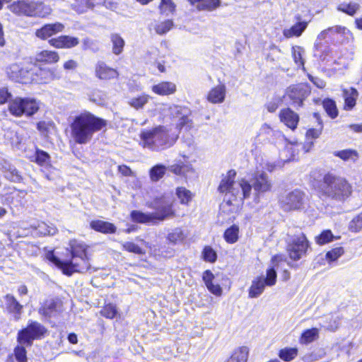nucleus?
I'll list each match as a JSON object with an SVG mask.
<instances>
[{
  "instance_id": "nucleus-1",
  "label": "nucleus",
  "mask_w": 362,
  "mask_h": 362,
  "mask_svg": "<svg viewBox=\"0 0 362 362\" xmlns=\"http://www.w3.org/2000/svg\"><path fill=\"white\" fill-rule=\"evenodd\" d=\"M236 172L229 170L221 181L218 191L221 193H229L235 199L243 200L250 197L252 187L254 189V200L256 203L259 202V195L269 192L272 187V181L265 173H257L251 180V184L245 180L235 182Z\"/></svg>"
},
{
  "instance_id": "nucleus-2",
  "label": "nucleus",
  "mask_w": 362,
  "mask_h": 362,
  "mask_svg": "<svg viewBox=\"0 0 362 362\" xmlns=\"http://www.w3.org/2000/svg\"><path fill=\"white\" fill-rule=\"evenodd\" d=\"M106 124L105 119L88 112H83L76 116L70 125L71 136L76 143L86 144L92 139L95 132L102 129Z\"/></svg>"
},
{
  "instance_id": "nucleus-3",
  "label": "nucleus",
  "mask_w": 362,
  "mask_h": 362,
  "mask_svg": "<svg viewBox=\"0 0 362 362\" xmlns=\"http://www.w3.org/2000/svg\"><path fill=\"white\" fill-rule=\"evenodd\" d=\"M318 192L322 197L344 202L351 196L352 187L346 179L327 174L320 184Z\"/></svg>"
},
{
  "instance_id": "nucleus-4",
  "label": "nucleus",
  "mask_w": 362,
  "mask_h": 362,
  "mask_svg": "<svg viewBox=\"0 0 362 362\" xmlns=\"http://www.w3.org/2000/svg\"><path fill=\"white\" fill-rule=\"evenodd\" d=\"M171 126H158L155 128L143 132L141 139L144 147L153 151L168 148L176 142L178 134L171 133Z\"/></svg>"
},
{
  "instance_id": "nucleus-5",
  "label": "nucleus",
  "mask_w": 362,
  "mask_h": 362,
  "mask_svg": "<svg viewBox=\"0 0 362 362\" xmlns=\"http://www.w3.org/2000/svg\"><path fill=\"white\" fill-rule=\"evenodd\" d=\"M9 10L18 15L44 18L51 13V8L41 1L18 0L8 6Z\"/></svg>"
},
{
  "instance_id": "nucleus-6",
  "label": "nucleus",
  "mask_w": 362,
  "mask_h": 362,
  "mask_svg": "<svg viewBox=\"0 0 362 362\" xmlns=\"http://www.w3.org/2000/svg\"><path fill=\"white\" fill-rule=\"evenodd\" d=\"M39 110V103L33 98L16 97L9 101L8 111L15 117H30Z\"/></svg>"
},
{
  "instance_id": "nucleus-7",
  "label": "nucleus",
  "mask_w": 362,
  "mask_h": 362,
  "mask_svg": "<svg viewBox=\"0 0 362 362\" xmlns=\"http://www.w3.org/2000/svg\"><path fill=\"white\" fill-rule=\"evenodd\" d=\"M309 249V241L303 233L288 235L287 250L291 259L299 260L307 255Z\"/></svg>"
},
{
  "instance_id": "nucleus-8",
  "label": "nucleus",
  "mask_w": 362,
  "mask_h": 362,
  "mask_svg": "<svg viewBox=\"0 0 362 362\" xmlns=\"http://www.w3.org/2000/svg\"><path fill=\"white\" fill-rule=\"evenodd\" d=\"M47 329L36 321H30L27 327L18 333L17 341L20 344L31 346L35 339L42 338Z\"/></svg>"
},
{
  "instance_id": "nucleus-9",
  "label": "nucleus",
  "mask_w": 362,
  "mask_h": 362,
  "mask_svg": "<svg viewBox=\"0 0 362 362\" xmlns=\"http://www.w3.org/2000/svg\"><path fill=\"white\" fill-rule=\"evenodd\" d=\"M70 247H71V259L68 262H75L79 266L86 268L83 269L80 271H74V272H91V266L89 263V259L86 255V249L87 246L81 242H78L77 240H71L70 242Z\"/></svg>"
},
{
  "instance_id": "nucleus-10",
  "label": "nucleus",
  "mask_w": 362,
  "mask_h": 362,
  "mask_svg": "<svg viewBox=\"0 0 362 362\" xmlns=\"http://www.w3.org/2000/svg\"><path fill=\"white\" fill-rule=\"evenodd\" d=\"M306 197L305 194L298 189H295L283 196L280 199V204L284 211H293L301 209L304 207Z\"/></svg>"
},
{
  "instance_id": "nucleus-11",
  "label": "nucleus",
  "mask_w": 362,
  "mask_h": 362,
  "mask_svg": "<svg viewBox=\"0 0 362 362\" xmlns=\"http://www.w3.org/2000/svg\"><path fill=\"white\" fill-rule=\"evenodd\" d=\"M310 93V88L307 83H298L288 87L285 96L292 101L293 106L301 107Z\"/></svg>"
},
{
  "instance_id": "nucleus-12",
  "label": "nucleus",
  "mask_w": 362,
  "mask_h": 362,
  "mask_svg": "<svg viewBox=\"0 0 362 362\" xmlns=\"http://www.w3.org/2000/svg\"><path fill=\"white\" fill-rule=\"evenodd\" d=\"M173 201L166 197L157 198L152 203V207L156 211L153 214L156 215V221H163L167 218L174 215L172 209Z\"/></svg>"
},
{
  "instance_id": "nucleus-13",
  "label": "nucleus",
  "mask_w": 362,
  "mask_h": 362,
  "mask_svg": "<svg viewBox=\"0 0 362 362\" xmlns=\"http://www.w3.org/2000/svg\"><path fill=\"white\" fill-rule=\"evenodd\" d=\"M5 72L10 80L27 83L29 78L30 64L23 66L21 64L13 63L6 67Z\"/></svg>"
},
{
  "instance_id": "nucleus-14",
  "label": "nucleus",
  "mask_w": 362,
  "mask_h": 362,
  "mask_svg": "<svg viewBox=\"0 0 362 362\" xmlns=\"http://www.w3.org/2000/svg\"><path fill=\"white\" fill-rule=\"evenodd\" d=\"M54 79V72L49 69L41 68L37 64H30L28 83H47Z\"/></svg>"
},
{
  "instance_id": "nucleus-15",
  "label": "nucleus",
  "mask_w": 362,
  "mask_h": 362,
  "mask_svg": "<svg viewBox=\"0 0 362 362\" xmlns=\"http://www.w3.org/2000/svg\"><path fill=\"white\" fill-rule=\"evenodd\" d=\"M47 259L54 264L58 268L62 269V272L67 275L71 276L74 273V271H80L86 268V267H81L75 262H66L62 261L56 257L53 252H49L47 255Z\"/></svg>"
},
{
  "instance_id": "nucleus-16",
  "label": "nucleus",
  "mask_w": 362,
  "mask_h": 362,
  "mask_svg": "<svg viewBox=\"0 0 362 362\" xmlns=\"http://www.w3.org/2000/svg\"><path fill=\"white\" fill-rule=\"evenodd\" d=\"M170 110L171 113L178 118L176 124L177 128L182 129L185 127L186 129H190L192 127V122L189 117L190 110L187 107L175 105L170 107Z\"/></svg>"
},
{
  "instance_id": "nucleus-17",
  "label": "nucleus",
  "mask_w": 362,
  "mask_h": 362,
  "mask_svg": "<svg viewBox=\"0 0 362 362\" xmlns=\"http://www.w3.org/2000/svg\"><path fill=\"white\" fill-rule=\"evenodd\" d=\"M95 76L103 81L117 78L119 76L118 71L108 66L104 62H98L95 66Z\"/></svg>"
},
{
  "instance_id": "nucleus-18",
  "label": "nucleus",
  "mask_w": 362,
  "mask_h": 362,
  "mask_svg": "<svg viewBox=\"0 0 362 362\" xmlns=\"http://www.w3.org/2000/svg\"><path fill=\"white\" fill-rule=\"evenodd\" d=\"M64 28V25L59 22L46 24L35 31V35L42 40H47L52 35L62 32Z\"/></svg>"
},
{
  "instance_id": "nucleus-19",
  "label": "nucleus",
  "mask_w": 362,
  "mask_h": 362,
  "mask_svg": "<svg viewBox=\"0 0 362 362\" xmlns=\"http://www.w3.org/2000/svg\"><path fill=\"white\" fill-rule=\"evenodd\" d=\"M49 43L57 49H69L76 46L79 43V40L77 37L61 35L58 37L52 38L49 40Z\"/></svg>"
},
{
  "instance_id": "nucleus-20",
  "label": "nucleus",
  "mask_w": 362,
  "mask_h": 362,
  "mask_svg": "<svg viewBox=\"0 0 362 362\" xmlns=\"http://www.w3.org/2000/svg\"><path fill=\"white\" fill-rule=\"evenodd\" d=\"M281 122H284L288 127L295 129L299 121L298 114L294 112L290 108L281 110L279 113Z\"/></svg>"
},
{
  "instance_id": "nucleus-21",
  "label": "nucleus",
  "mask_w": 362,
  "mask_h": 362,
  "mask_svg": "<svg viewBox=\"0 0 362 362\" xmlns=\"http://www.w3.org/2000/svg\"><path fill=\"white\" fill-rule=\"evenodd\" d=\"M296 18L298 22L290 28L284 29L283 31V35L286 38L300 36L308 26L306 21H300V16L298 15Z\"/></svg>"
},
{
  "instance_id": "nucleus-22",
  "label": "nucleus",
  "mask_w": 362,
  "mask_h": 362,
  "mask_svg": "<svg viewBox=\"0 0 362 362\" xmlns=\"http://www.w3.org/2000/svg\"><path fill=\"white\" fill-rule=\"evenodd\" d=\"M90 227L98 232L104 234H112L117 230V227L112 223L101 220H93L90 223Z\"/></svg>"
},
{
  "instance_id": "nucleus-23",
  "label": "nucleus",
  "mask_w": 362,
  "mask_h": 362,
  "mask_svg": "<svg viewBox=\"0 0 362 362\" xmlns=\"http://www.w3.org/2000/svg\"><path fill=\"white\" fill-rule=\"evenodd\" d=\"M6 308L9 313L14 314L16 320L20 319L22 313L23 306L17 301V300L11 294L5 296Z\"/></svg>"
},
{
  "instance_id": "nucleus-24",
  "label": "nucleus",
  "mask_w": 362,
  "mask_h": 362,
  "mask_svg": "<svg viewBox=\"0 0 362 362\" xmlns=\"http://www.w3.org/2000/svg\"><path fill=\"white\" fill-rule=\"evenodd\" d=\"M226 96V87L224 85H218L212 88L207 96L208 100L211 103H221L223 102Z\"/></svg>"
},
{
  "instance_id": "nucleus-25",
  "label": "nucleus",
  "mask_w": 362,
  "mask_h": 362,
  "mask_svg": "<svg viewBox=\"0 0 362 362\" xmlns=\"http://www.w3.org/2000/svg\"><path fill=\"white\" fill-rule=\"evenodd\" d=\"M340 322L341 317L339 316L328 315L322 319L320 325L327 330L334 332L339 328Z\"/></svg>"
},
{
  "instance_id": "nucleus-26",
  "label": "nucleus",
  "mask_w": 362,
  "mask_h": 362,
  "mask_svg": "<svg viewBox=\"0 0 362 362\" xmlns=\"http://www.w3.org/2000/svg\"><path fill=\"white\" fill-rule=\"evenodd\" d=\"M176 90V86L172 82L163 81L152 87V91L158 95L173 94Z\"/></svg>"
},
{
  "instance_id": "nucleus-27",
  "label": "nucleus",
  "mask_w": 362,
  "mask_h": 362,
  "mask_svg": "<svg viewBox=\"0 0 362 362\" xmlns=\"http://www.w3.org/2000/svg\"><path fill=\"white\" fill-rule=\"evenodd\" d=\"M265 286H267V284L264 282L263 276H259L254 279L249 289V297H259L263 293Z\"/></svg>"
},
{
  "instance_id": "nucleus-28",
  "label": "nucleus",
  "mask_w": 362,
  "mask_h": 362,
  "mask_svg": "<svg viewBox=\"0 0 362 362\" xmlns=\"http://www.w3.org/2000/svg\"><path fill=\"white\" fill-rule=\"evenodd\" d=\"M33 235H54L57 233V229L52 224L48 225L45 222H41L37 226H32Z\"/></svg>"
},
{
  "instance_id": "nucleus-29",
  "label": "nucleus",
  "mask_w": 362,
  "mask_h": 362,
  "mask_svg": "<svg viewBox=\"0 0 362 362\" xmlns=\"http://www.w3.org/2000/svg\"><path fill=\"white\" fill-rule=\"evenodd\" d=\"M358 95V91L354 88L343 89V97L345 101L344 108L346 110H351L355 106Z\"/></svg>"
},
{
  "instance_id": "nucleus-30",
  "label": "nucleus",
  "mask_w": 362,
  "mask_h": 362,
  "mask_svg": "<svg viewBox=\"0 0 362 362\" xmlns=\"http://www.w3.org/2000/svg\"><path fill=\"white\" fill-rule=\"evenodd\" d=\"M155 216L153 213L145 214L136 210L131 213L132 221L140 223H155L156 221Z\"/></svg>"
},
{
  "instance_id": "nucleus-31",
  "label": "nucleus",
  "mask_w": 362,
  "mask_h": 362,
  "mask_svg": "<svg viewBox=\"0 0 362 362\" xmlns=\"http://www.w3.org/2000/svg\"><path fill=\"white\" fill-rule=\"evenodd\" d=\"M322 130V122H319V127L318 128H312L307 131L305 136H306V144L304 148H305V151H308L310 148L313 145V141L315 139H317Z\"/></svg>"
},
{
  "instance_id": "nucleus-32",
  "label": "nucleus",
  "mask_w": 362,
  "mask_h": 362,
  "mask_svg": "<svg viewBox=\"0 0 362 362\" xmlns=\"http://www.w3.org/2000/svg\"><path fill=\"white\" fill-rule=\"evenodd\" d=\"M59 304L51 300L47 301L40 310L39 313L46 317H50L59 312Z\"/></svg>"
},
{
  "instance_id": "nucleus-33",
  "label": "nucleus",
  "mask_w": 362,
  "mask_h": 362,
  "mask_svg": "<svg viewBox=\"0 0 362 362\" xmlns=\"http://www.w3.org/2000/svg\"><path fill=\"white\" fill-rule=\"evenodd\" d=\"M168 168L162 164H157L149 170V177L152 182H158L163 178Z\"/></svg>"
},
{
  "instance_id": "nucleus-34",
  "label": "nucleus",
  "mask_w": 362,
  "mask_h": 362,
  "mask_svg": "<svg viewBox=\"0 0 362 362\" xmlns=\"http://www.w3.org/2000/svg\"><path fill=\"white\" fill-rule=\"evenodd\" d=\"M59 59L57 52L54 51L43 50L36 56L37 61L49 64L58 62Z\"/></svg>"
},
{
  "instance_id": "nucleus-35",
  "label": "nucleus",
  "mask_w": 362,
  "mask_h": 362,
  "mask_svg": "<svg viewBox=\"0 0 362 362\" xmlns=\"http://www.w3.org/2000/svg\"><path fill=\"white\" fill-rule=\"evenodd\" d=\"M360 7V5L356 2H342L337 6V10L353 16L359 10Z\"/></svg>"
},
{
  "instance_id": "nucleus-36",
  "label": "nucleus",
  "mask_w": 362,
  "mask_h": 362,
  "mask_svg": "<svg viewBox=\"0 0 362 362\" xmlns=\"http://www.w3.org/2000/svg\"><path fill=\"white\" fill-rule=\"evenodd\" d=\"M110 40L112 44V52L116 54H120L124 49L125 42L124 39L117 33L110 35Z\"/></svg>"
},
{
  "instance_id": "nucleus-37",
  "label": "nucleus",
  "mask_w": 362,
  "mask_h": 362,
  "mask_svg": "<svg viewBox=\"0 0 362 362\" xmlns=\"http://www.w3.org/2000/svg\"><path fill=\"white\" fill-rule=\"evenodd\" d=\"M248 352V349L246 346H242L237 349L226 362H246Z\"/></svg>"
},
{
  "instance_id": "nucleus-38",
  "label": "nucleus",
  "mask_w": 362,
  "mask_h": 362,
  "mask_svg": "<svg viewBox=\"0 0 362 362\" xmlns=\"http://www.w3.org/2000/svg\"><path fill=\"white\" fill-rule=\"evenodd\" d=\"M176 195L181 204L187 205L192 199L194 194L189 189L184 187H179L176 189Z\"/></svg>"
},
{
  "instance_id": "nucleus-39",
  "label": "nucleus",
  "mask_w": 362,
  "mask_h": 362,
  "mask_svg": "<svg viewBox=\"0 0 362 362\" xmlns=\"http://www.w3.org/2000/svg\"><path fill=\"white\" fill-rule=\"evenodd\" d=\"M221 5L220 0H202L197 5V8L199 11H212Z\"/></svg>"
},
{
  "instance_id": "nucleus-40",
  "label": "nucleus",
  "mask_w": 362,
  "mask_h": 362,
  "mask_svg": "<svg viewBox=\"0 0 362 362\" xmlns=\"http://www.w3.org/2000/svg\"><path fill=\"white\" fill-rule=\"evenodd\" d=\"M297 355L298 349L296 348L286 347L279 352V358L286 362L293 360Z\"/></svg>"
},
{
  "instance_id": "nucleus-41",
  "label": "nucleus",
  "mask_w": 362,
  "mask_h": 362,
  "mask_svg": "<svg viewBox=\"0 0 362 362\" xmlns=\"http://www.w3.org/2000/svg\"><path fill=\"white\" fill-rule=\"evenodd\" d=\"M4 176L7 180L14 182H19L22 180L21 175L16 168L9 165L8 168L4 167Z\"/></svg>"
},
{
  "instance_id": "nucleus-42",
  "label": "nucleus",
  "mask_w": 362,
  "mask_h": 362,
  "mask_svg": "<svg viewBox=\"0 0 362 362\" xmlns=\"http://www.w3.org/2000/svg\"><path fill=\"white\" fill-rule=\"evenodd\" d=\"M305 53V50L300 46H295L292 47V56L296 64L298 66H304V59L303 56Z\"/></svg>"
},
{
  "instance_id": "nucleus-43",
  "label": "nucleus",
  "mask_w": 362,
  "mask_h": 362,
  "mask_svg": "<svg viewBox=\"0 0 362 362\" xmlns=\"http://www.w3.org/2000/svg\"><path fill=\"white\" fill-rule=\"evenodd\" d=\"M319 331L317 328L305 330L301 335L300 342L308 344L313 341L318 337Z\"/></svg>"
},
{
  "instance_id": "nucleus-44",
  "label": "nucleus",
  "mask_w": 362,
  "mask_h": 362,
  "mask_svg": "<svg viewBox=\"0 0 362 362\" xmlns=\"http://www.w3.org/2000/svg\"><path fill=\"white\" fill-rule=\"evenodd\" d=\"M239 228L237 226H232L224 233V238L228 243H234L238 238Z\"/></svg>"
},
{
  "instance_id": "nucleus-45",
  "label": "nucleus",
  "mask_w": 362,
  "mask_h": 362,
  "mask_svg": "<svg viewBox=\"0 0 362 362\" xmlns=\"http://www.w3.org/2000/svg\"><path fill=\"white\" fill-rule=\"evenodd\" d=\"M149 96L147 95H141L138 97L130 99L128 102L130 106L135 109L142 108L148 101Z\"/></svg>"
},
{
  "instance_id": "nucleus-46",
  "label": "nucleus",
  "mask_w": 362,
  "mask_h": 362,
  "mask_svg": "<svg viewBox=\"0 0 362 362\" xmlns=\"http://www.w3.org/2000/svg\"><path fill=\"white\" fill-rule=\"evenodd\" d=\"M334 238L330 230H323L319 235L315 237V242L320 245L327 244L332 241Z\"/></svg>"
},
{
  "instance_id": "nucleus-47",
  "label": "nucleus",
  "mask_w": 362,
  "mask_h": 362,
  "mask_svg": "<svg viewBox=\"0 0 362 362\" xmlns=\"http://www.w3.org/2000/svg\"><path fill=\"white\" fill-rule=\"evenodd\" d=\"M323 107L326 112L332 117L335 118L338 115V110L335 102L331 99H326L323 101Z\"/></svg>"
},
{
  "instance_id": "nucleus-48",
  "label": "nucleus",
  "mask_w": 362,
  "mask_h": 362,
  "mask_svg": "<svg viewBox=\"0 0 362 362\" xmlns=\"http://www.w3.org/2000/svg\"><path fill=\"white\" fill-rule=\"evenodd\" d=\"M335 155L344 160H351L355 161L358 157L357 151L351 149H346L338 151Z\"/></svg>"
},
{
  "instance_id": "nucleus-49",
  "label": "nucleus",
  "mask_w": 362,
  "mask_h": 362,
  "mask_svg": "<svg viewBox=\"0 0 362 362\" xmlns=\"http://www.w3.org/2000/svg\"><path fill=\"white\" fill-rule=\"evenodd\" d=\"M202 258L206 262L214 263L217 259V255L211 247L206 246L202 251Z\"/></svg>"
},
{
  "instance_id": "nucleus-50",
  "label": "nucleus",
  "mask_w": 362,
  "mask_h": 362,
  "mask_svg": "<svg viewBox=\"0 0 362 362\" xmlns=\"http://www.w3.org/2000/svg\"><path fill=\"white\" fill-rule=\"evenodd\" d=\"M123 250L137 255H144L145 250L132 242H124L122 243Z\"/></svg>"
},
{
  "instance_id": "nucleus-51",
  "label": "nucleus",
  "mask_w": 362,
  "mask_h": 362,
  "mask_svg": "<svg viewBox=\"0 0 362 362\" xmlns=\"http://www.w3.org/2000/svg\"><path fill=\"white\" fill-rule=\"evenodd\" d=\"M175 5L172 0H161L160 10L161 13L169 15L175 11Z\"/></svg>"
},
{
  "instance_id": "nucleus-52",
  "label": "nucleus",
  "mask_w": 362,
  "mask_h": 362,
  "mask_svg": "<svg viewBox=\"0 0 362 362\" xmlns=\"http://www.w3.org/2000/svg\"><path fill=\"white\" fill-rule=\"evenodd\" d=\"M25 345L20 344L15 348V358L18 362H27Z\"/></svg>"
},
{
  "instance_id": "nucleus-53",
  "label": "nucleus",
  "mask_w": 362,
  "mask_h": 362,
  "mask_svg": "<svg viewBox=\"0 0 362 362\" xmlns=\"http://www.w3.org/2000/svg\"><path fill=\"white\" fill-rule=\"evenodd\" d=\"M349 228L351 231L357 233L362 229V212L355 216L349 223Z\"/></svg>"
},
{
  "instance_id": "nucleus-54",
  "label": "nucleus",
  "mask_w": 362,
  "mask_h": 362,
  "mask_svg": "<svg viewBox=\"0 0 362 362\" xmlns=\"http://www.w3.org/2000/svg\"><path fill=\"white\" fill-rule=\"evenodd\" d=\"M276 272L274 267H271L267 270V276L264 278V280L266 283L267 286H272L275 285L276 282Z\"/></svg>"
},
{
  "instance_id": "nucleus-55",
  "label": "nucleus",
  "mask_w": 362,
  "mask_h": 362,
  "mask_svg": "<svg viewBox=\"0 0 362 362\" xmlns=\"http://www.w3.org/2000/svg\"><path fill=\"white\" fill-rule=\"evenodd\" d=\"M173 23L170 20L165 21L157 25L155 28L156 33L163 35L168 32L173 27Z\"/></svg>"
},
{
  "instance_id": "nucleus-56",
  "label": "nucleus",
  "mask_w": 362,
  "mask_h": 362,
  "mask_svg": "<svg viewBox=\"0 0 362 362\" xmlns=\"http://www.w3.org/2000/svg\"><path fill=\"white\" fill-rule=\"evenodd\" d=\"M344 249L341 247H336L329 251L326 254V259L329 262L336 261L344 254Z\"/></svg>"
},
{
  "instance_id": "nucleus-57",
  "label": "nucleus",
  "mask_w": 362,
  "mask_h": 362,
  "mask_svg": "<svg viewBox=\"0 0 362 362\" xmlns=\"http://www.w3.org/2000/svg\"><path fill=\"white\" fill-rule=\"evenodd\" d=\"M100 313L103 316L112 319L116 316L117 310L115 305L108 304L103 308Z\"/></svg>"
},
{
  "instance_id": "nucleus-58",
  "label": "nucleus",
  "mask_w": 362,
  "mask_h": 362,
  "mask_svg": "<svg viewBox=\"0 0 362 362\" xmlns=\"http://www.w3.org/2000/svg\"><path fill=\"white\" fill-rule=\"evenodd\" d=\"M185 235L180 228H175L172 233L168 235V240L172 243H177L183 240Z\"/></svg>"
},
{
  "instance_id": "nucleus-59",
  "label": "nucleus",
  "mask_w": 362,
  "mask_h": 362,
  "mask_svg": "<svg viewBox=\"0 0 362 362\" xmlns=\"http://www.w3.org/2000/svg\"><path fill=\"white\" fill-rule=\"evenodd\" d=\"M35 160L41 165H47L49 162V156L43 151H37Z\"/></svg>"
},
{
  "instance_id": "nucleus-60",
  "label": "nucleus",
  "mask_w": 362,
  "mask_h": 362,
  "mask_svg": "<svg viewBox=\"0 0 362 362\" xmlns=\"http://www.w3.org/2000/svg\"><path fill=\"white\" fill-rule=\"evenodd\" d=\"M328 30L329 33H331L332 35L339 34L342 36H346L350 34V31L346 27L341 25L330 27L328 28Z\"/></svg>"
},
{
  "instance_id": "nucleus-61",
  "label": "nucleus",
  "mask_w": 362,
  "mask_h": 362,
  "mask_svg": "<svg viewBox=\"0 0 362 362\" xmlns=\"http://www.w3.org/2000/svg\"><path fill=\"white\" fill-rule=\"evenodd\" d=\"M11 97V94L8 92L6 88H2L0 89V104H4L8 101L9 102L12 100Z\"/></svg>"
},
{
  "instance_id": "nucleus-62",
  "label": "nucleus",
  "mask_w": 362,
  "mask_h": 362,
  "mask_svg": "<svg viewBox=\"0 0 362 362\" xmlns=\"http://www.w3.org/2000/svg\"><path fill=\"white\" fill-rule=\"evenodd\" d=\"M207 288L214 295L221 296L222 289L218 284H214L213 282L206 286Z\"/></svg>"
},
{
  "instance_id": "nucleus-63",
  "label": "nucleus",
  "mask_w": 362,
  "mask_h": 362,
  "mask_svg": "<svg viewBox=\"0 0 362 362\" xmlns=\"http://www.w3.org/2000/svg\"><path fill=\"white\" fill-rule=\"evenodd\" d=\"M49 124L44 121L39 122L37 124V129L43 134H46L48 132Z\"/></svg>"
},
{
  "instance_id": "nucleus-64",
  "label": "nucleus",
  "mask_w": 362,
  "mask_h": 362,
  "mask_svg": "<svg viewBox=\"0 0 362 362\" xmlns=\"http://www.w3.org/2000/svg\"><path fill=\"white\" fill-rule=\"evenodd\" d=\"M214 274L211 273V271L206 270L203 274V280L207 286L208 284H211L212 282V280L214 279Z\"/></svg>"
}]
</instances>
